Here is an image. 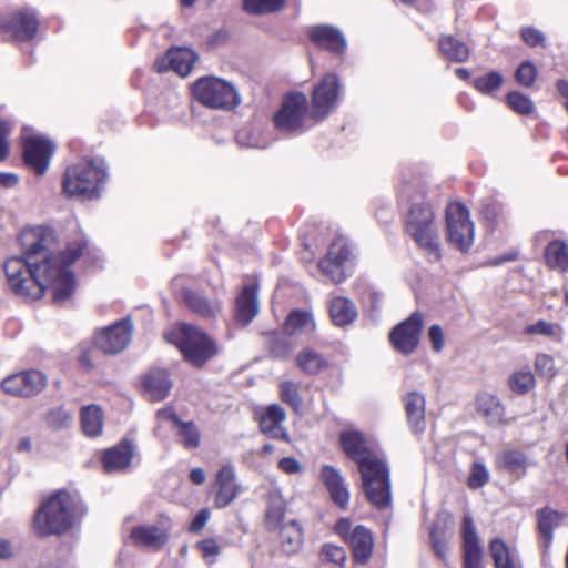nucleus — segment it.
Returning <instances> with one entry per match:
<instances>
[{"label":"nucleus","instance_id":"f8f14e48","mask_svg":"<svg viewBox=\"0 0 568 568\" xmlns=\"http://www.w3.org/2000/svg\"><path fill=\"white\" fill-rule=\"evenodd\" d=\"M45 385V375L37 369L9 375L1 384L6 394L17 397H32L41 393Z\"/></svg>","mask_w":568,"mask_h":568},{"label":"nucleus","instance_id":"4c0bfd02","mask_svg":"<svg viewBox=\"0 0 568 568\" xmlns=\"http://www.w3.org/2000/svg\"><path fill=\"white\" fill-rule=\"evenodd\" d=\"M565 516L556 510L545 508L538 513V529L544 538V546L548 548L552 540V530L564 521Z\"/></svg>","mask_w":568,"mask_h":568},{"label":"nucleus","instance_id":"a18cd8bd","mask_svg":"<svg viewBox=\"0 0 568 568\" xmlns=\"http://www.w3.org/2000/svg\"><path fill=\"white\" fill-rule=\"evenodd\" d=\"M45 423L52 429H64L71 425L72 414L63 407H55L45 414Z\"/></svg>","mask_w":568,"mask_h":568},{"label":"nucleus","instance_id":"e2e57ef3","mask_svg":"<svg viewBox=\"0 0 568 568\" xmlns=\"http://www.w3.org/2000/svg\"><path fill=\"white\" fill-rule=\"evenodd\" d=\"M210 519V511L206 508L201 509L190 525V531L197 532L203 529Z\"/></svg>","mask_w":568,"mask_h":568},{"label":"nucleus","instance_id":"0e129e2a","mask_svg":"<svg viewBox=\"0 0 568 568\" xmlns=\"http://www.w3.org/2000/svg\"><path fill=\"white\" fill-rule=\"evenodd\" d=\"M265 517L268 525L276 526L284 517V509L280 505L270 506Z\"/></svg>","mask_w":568,"mask_h":568},{"label":"nucleus","instance_id":"8fccbe9b","mask_svg":"<svg viewBox=\"0 0 568 568\" xmlns=\"http://www.w3.org/2000/svg\"><path fill=\"white\" fill-rule=\"evenodd\" d=\"M536 77L537 69L530 61H524L515 72L516 81L523 87H531Z\"/></svg>","mask_w":568,"mask_h":568},{"label":"nucleus","instance_id":"aec40b11","mask_svg":"<svg viewBox=\"0 0 568 568\" xmlns=\"http://www.w3.org/2000/svg\"><path fill=\"white\" fill-rule=\"evenodd\" d=\"M196 60L194 51L186 48L171 49L166 54L155 62L159 72L173 70L181 77H186Z\"/></svg>","mask_w":568,"mask_h":568},{"label":"nucleus","instance_id":"393cba45","mask_svg":"<svg viewBox=\"0 0 568 568\" xmlns=\"http://www.w3.org/2000/svg\"><path fill=\"white\" fill-rule=\"evenodd\" d=\"M407 420L415 433H423L426 428V400L422 393L409 392L403 398Z\"/></svg>","mask_w":568,"mask_h":568},{"label":"nucleus","instance_id":"7c9ffc66","mask_svg":"<svg viewBox=\"0 0 568 568\" xmlns=\"http://www.w3.org/2000/svg\"><path fill=\"white\" fill-rule=\"evenodd\" d=\"M316 328L313 315L310 312L295 310L292 311L283 326V331L290 336H311Z\"/></svg>","mask_w":568,"mask_h":568},{"label":"nucleus","instance_id":"72a5a7b5","mask_svg":"<svg viewBox=\"0 0 568 568\" xmlns=\"http://www.w3.org/2000/svg\"><path fill=\"white\" fill-rule=\"evenodd\" d=\"M438 47L442 55L452 62L463 63L470 54L468 45L453 36H442Z\"/></svg>","mask_w":568,"mask_h":568},{"label":"nucleus","instance_id":"4d7b16f0","mask_svg":"<svg viewBox=\"0 0 568 568\" xmlns=\"http://www.w3.org/2000/svg\"><path fill=\"white\" fill-rule=\"evenodd\" d=\"M520 34L523 40L530 47L542 44L545 41L544 33L532 27L523 28Z\"/></svg>","mask_w":568,"mask_h":568},{"label":"nucleus","instance_id":"bb28decb","mask_svg":"<svg viewBox=\"0 0 568 568\" xmlns=\"http://www.w3.org/2000/svg\"><path fill=\"white\" fill-rule=\"evenodd\" d=\"M132 457L133 446L122 442L103 453L102 465L106 473L122 471L130 466Z\"/></svg>","mask_w":568,"mask_h":568},{"label":"nucleus","instance_id":"6e6552de","mask_svg":"<svg viewBox=\"0 0 568 568\" xmlns=\"http://www.w3.org/2000/svg\"><path fill=\"white\" fill-rule=\"evenodd\" d=\"M307 97L302 92H293L285 97L282 106L274 115V122L281 131L295 133L308 128L306 125Z\"/></svg>","mask_w":568,"mask_h":568},{"label":"nucleus","instance_id":"6e6d98bb","mask_svg":"<svg viewBox=\"0 0 568 568\" xmlns=\"http://www.w3.org/2000/svg\"><path fill=\"white\" fill-rule=\"evenodd\" d=\"M489 479V473L483 464L475 463L468 477V486L470 488L483 487Z\"/></svg>","mask_w":568,"mask_h":568},{"label":"nucleus","instance_id":"5701e85b","mask_svg":"<svg viewBox=\"0 0 568 568\" xmlns=\"http://www.w3.org/2000/svg\"><path fill=\"white\" fill-rule=\"evenodd\" d=\"M286 414L280 405H271L260 419V429L271 438L290 440L287 432L282 426Z\"/></svg>","mask_w":568,"mask_h":568},{"label":"nucleus","instance_id":"f257e3e1","mask_svg":"<svg viewBox=\"0 0 568 568\" xmlns=\"http://www.w3.org/2000/svg\"><path fill=\"white\" fill-rule=\"evenodd\" d=\"M22 256H12L4 263V272L12 292L24 300H38L47 291L55 303H63L73 294L75 282L70 265L87 247L83 239L74 240L59 251L52 229L33 226L19 235Z\"/></svg>","mask_w":568,"mask_h":568},{"label":"nucleus","instance_id":"f704fd0d","mask_svg":"<svg viewBox=\"0 0 568 568\" xmlns=\"http://www.w3.org/2000/svg\"><path fill=\"white\" fill-rule=\"evenodd\" d=\"M489 552L495 568H520L516 552L503 539L494 538L489 544Z\"/></svg>","mask_w":568,"mask_h":568},{"label":"nucleus","instance_id":"4468645a","mask_svg":"<svg viewBox=\"0 0 568 568\" xmlns=\"http://www.w3.org/2000/svg\"><path fill=\"white\" fill-rule=\"evenodd\" d=\"M171 527L170 518L162 516L156 524L134 527L131 530L130 538L139 547L159 550L168 542Z\"/></svg>","mask_w":568,"mask_h":568},{"label":"nucleus","instance_id":"c03bdc74","mask_svg":"<svg viewBox=\"0 0 568 568\" xmlns=\"http://www.w3.org/2000/svg\"><path fill=\"white\" fill-rule=\"evenodd\" d=\"M285 0H244V9L253 14H265L280 10Z\"/></svg>","mask_w":568,"mask_h":568},{"label":"nucleus","instance_id":"79ce46f5","mask_svg":"<svg viewBox=\"0 0 568 568\" xmlns=\"http://www.w3.org/2000/svg\"><path fill=\"white\" fill-rule=\"evenodd\" d=\"M536 385L535 375L530 371H517L508 378V386L518 395L528 394Z\"/></svg>","mask_w":568,"mask_h":568},{"label":"nucleus","instance_id":"5fc2aeb1","mask_svg":"<svg viewBox=\"0 0 568 568\" xmlns=\"http://www.w3.org/2000/svg\"><path fill=\"white\" fill-rule=\"evenodd\" d=\"M560 331V326L547 321H538L525 328L529 335L555 336Z\"/></svg>","mask_w":568,"mask_h":568},{"label":"nucleus","instance_id":"a878e982","mask_svg":"<svg viewBox=\"0 0 568 568\" xmlns=\"http://www.w3.org/2000/svg\"><path fill=\"white\" fill-rule=\"evenodd\" d=\"M348 542L352 548L354 560L359 565L367 564L374 547L371 530L362 525L356 526L349 535Z\"/></svg>","mask_w":568,"mask_h":568},{"label":"nucleus","instance_id":"f03ea898","mask_svg":"<svg viewBox=\"0 0 568 568\" xmlns=\"http://www.w3.org/2000/svg\"><path fill=\"white\" fill-rule=\"evenodd\" d=\"M341 445L347 456L358 464L363 490L369 503L378 509L388 508L392 504V493L389 469L386 464L367 450L362 435L357 432L343 433Z\"/></svg>","mask_w":568,"mask_h":568},{"label":"nucleus","instance_id":"13d9d810","mask_svg":"<svg viewBox=\"0 0 568 568\" xmlns=\"http://www.w3.org/2000/svg\"><path fill=\"white\" fill-rule=\"evenodd\" d=\"M12 124L9 121H0V161H3L9 154L8 135Z\"/></svg>","mask_w":568,"mask_h":568},{"label":"nucleus","instance_id":"774afa93","mask_svg":"<svg viewBox=\"0 0 568 568\" xmlns=\"http://www.w3.org/2000/svg\"><path fill=\"white\" fill-rule=\"evenodd\" d=\"M352 523L349 519L343 518L339 519L336 524V532L343 537L344 539H349V530H351Z\"/></svg>","mask_w":568,"mask_h":568},{"label":"nucleus","instance_id":"412c9836","mask_svg":"<svg viewBox=\"0 0 568 568\" xmlns=\"http://www.w3.org/2000/svg\"><path fill=\"white\" fill-rule=\"evenodd\" d=\"M257 293V285H245L235 300L234 318L242 326L248 325L258 313Z\"/></svg>","mask_w":568,"mask_h":568},{"label":"nucleus","instance_id":"09e8293b","mask_svg":"<svg viewBox=\"0 0 568 568\" xmlns=\"http://www.w3.org/2000/svg\"><path fill=\"white\" fill-rule=\"evenodd\" d=\"M281 398L290 405L295 412L301 408V396L297 385L292 381H286L281 384Z\"/></svg>","mask_w":568,"mask_h":568},{"label":"nucleus","instance_id":"9d476101","mask_svg":"<svg viewBox=\"0 0 568 568\" xmlns=\"http://www.w3.org/2000/svg\"><path fill=\"white\" fill-rule=\"evenodd\" d=\"M339 79L334 73H327L312 94V109L310 116L315 122L322 121L336 106L339 94Z\"/></svg>","mask_w":568,"mask_h":568},{"label":"nucleus","instance_id":"49530a36","mask_svg":"<svg viewBox=\"0 0 568 568\" xmlns=\"http://www.w3.org/2000/svg\"><path fill=\"white\" fill-rule=\"evenodd\" d=\"M507 103L515 112L527 115L534 111V103L529 97L518 92L511 91L507 94Z\"/></svg>","mask_w":568,"mask_h":568},{"label":"nucleus","instance_id":"e433bc0d","mask_svg":"<svg viewBox=\"0 0 568 568\" xmlns=\"http://www.w3.org/2000/svg\"><path fill=\"white\" fill-rule=\"evenodd\" d=\"M81 427L83 433L90 437L101 435L103 428V414L99 406L89 405L81 409Z\"/></svg>","mask_w":568,"mask_h":568},{"label":"nucleus","instance_id":"bf43d9fd","mask_svg":"<svg viewBox=\"0 0 568 568\" xmlns=\"http://www.w3.org/2000/svg\"><path fill=\"white\" fill-rule=\"evenodd\" d=\"M427 336L432 343L433 349L439 353L445 344L443 328L438 324H434L429 327Z\"/></svg>","mask_w":568,"mask_h":568},{"label":"nucleus","instance_id":"a19ab883","mask_svg":"<svg viewBox=\"0 0 568 568\" xmlns=\"http://www.w3.org/2000/svg\"><path fill=\"white\" fill-rule=\"evenodd\" d=\"M178 439L185 449H196L201 444V433L193 422H183L178 425Z\"/></svg>","mask_w":568,"mask_h":568},{"label":"nucleus","instance_id":"dca6fc26","mask_svg":"<svg viewBox=\"0 0 568 568\" xmlns=\"http://www.w3.org/2000/svg\"><path fill=\"white\" fill-rule=\"evenodd\" d=\"M1 31L18 41L31 40L38 30V20L31 11H18L0 17Z\"/></svg>","mask_w":568,"mask_h":568},{"label":"nucleus","instance_id":"ddd939ff","mask_svg":"<svg viewBox=\"0 0 568 568\" xmlns=\"http://www.w3.org/2000/svg\"><path fill=\"white\" fill-rule=\"evenodd\" d=\"M132 331L133 325L130 320L119 321L95 335V346L104 354H119L128 347Z\"/></svg>","mask_w":568,"mask_h":568},{"label":"nucleus","instance_id":"c85d7f7f","mask_svg":"<svg viewBox=\"0 0 568 568\" xmlns=\"http://www.w3.org/2000/svg\"><path fill=\"white\" fill-rule=\"evenodd\" d=\"M496 466L516 478H521L527 474L529 460L523 452L510 449L497 455Z\"/></svg>","mask_w":568,"mask_h":568},{"label":"nucleus","instance_id":"20e7f679","mask_svg":"<svg viewBox=\"0 0 568 568\" xmlns=\"http://www.w3.org/2000/svg\"><path fill=\"white\" fill-rule=\"evenodd\" d=\"M406 231L430 261L438 262L442 258L435 214L428 203L412 204L406 216Z\"/></svg>","mask_w":568,"mask_h":568},{"label":"nucleus","instance_id":"3c124183","mask_svg":"<svg viewBox=\"0 0 568 568\" xmlns=\"http://www.w3.org/2000/svg\"><path fill=\"white\" fill-rule=\"evenodd\" d=\"M432 546L436 555L444 559L447 552V538L444 530L439 527V523L434 524L430 529Z\"/></svg>","mask_w":568,"mask_h":568},{"label":"nucleus","instance_id":"1a4fd4ad","mask_svg":"<svg viewBox=\"0 0 568 568\" xmlns=\"http://www.w3.org/2000/svg\"><path fill=\"white\" fill-rule=\"evenodd\" d=\"M447 240L460 251H467L474 241V224L468 210L462 203L446 207Z\"/></svg>","mask_w":568,"mask_h":568},{"label":"nucleus","instance_id":"2f4dec72","mask_svg":"<svg viewBox=\"0 0 568 568\" xmlns=\"http://www.w3.org/2000/svg\"><path fill=\"white\" fill-rule=\"evenodd\" d=\"M476 409L489 424H500L505 416V408L500 399L496 395L487 392L478 394Z\"/></svg>","mask_w":568,"mask_h":568},{"label":"nucleus","instance_id":"a211bd4d","mask_svg":"<svg viewBox=\"0 0 568 568\" xmlns=\"http://www.w3.org/2000/svg\"><path fill=\"white\" fill-rule=\"evenodd\" d=\"M216 495L214 504L217 508L229 506L240 494L241 487L236 481V471L232 463L224 464L216 473Z\"/></svg>","mask_w":568,"mask_h":568},{"label":"nucleus","instance_id":"69168bd1","mask_svg":"<svg viewBox=\"0 0 568 568\" xmlns=\"http://www.w3.org/2000/svg\"><path fill=\"white\" fill-rule=\"evenodd\" d=\"M156 418L160 422L172 420L176 426L181 423V419L176 416L172 407H164L156 412Z\"/></svg>","mask_w":568,"mask_h":568},{"label":"nucleus","instance_id":"39448f33","mask_svg":"<svg viewBox=\"0 0 568 568\" xmlns=\"http://www.w3.org/2000/svg\"><path fill=\"white\" fill-rule=\"evenodd\" d=\"M106 176L105 171L92 160H81L67 168L62 187L68 196L95 199L99 196V185Z\"/></svg>","mask_w":568,"mask_h":568},{"label":"nucleus","instance_id":"c9c22d12","mask_svg":"<svg viewBox=\"0 0 568 568\" xmlns=\"http://www.w3.org/2000/svg\"><path fill=\"white\" fill-rule=\"evenodd\" d=\"M296 365L306 374L315 375L328 366L327 359L311 347H305L296 355Z\"/></svg>","mask_w":568,"mask_h":568},{"label":"nucleus","instance_id":"7ed1b4c3","mask_svg":"<svg viewBox=\"0 0 568 568\" xmlns=\"http://www.w3.org/2000/svg\"><path fill=\"white\" fill-rule=\"evenodd\" d=\"M77 517V500L67 491H58L38 508L33 518L34 531L41 537L62 535L74 526Z\"/></svg>","mask_w":568,"mask_h":568},{"label":"nucleus","instance_id":"473e14b6","mask_svg":"<svg viewBox=\"0 0 568 568\" xmlns=\"http://www.w3.org/2000/svg\"><path fill=\"white\" fill-rule=\"evenodd\" d=\"M329 314L335 325L345 326L355 321L357 310L351 300L337 296L331 300Z\"/></svg>","mask_w":568,"mask_h":568},{"label":"nucleus","instance_id":"58836bf2","mask_svg":"<svg viewBox=\"0 0 568 568\" xmlns=\"http://www.w3.org/2000/svg\"><path fill=\"white\" fill-rule=\"evenodd\" d=\"M280 538L284 552L288 555L296 554L303 545L302 528L295 521L285 524L281 528Z\"/></svg>","mask_w":568,"mask_h":568},{"label":"nucleus","instance_id":"f3484780","mask_svg":"<svg viewBox=\"0 0 568 568\" xmlns=\"http://www.w3.org/2000/svg\"><path fill=\"white\" fill-rule=\"evenodd\" d=\"M53 150L54 145L48 139L42 136L26 138L23 141L24 162L38 175H42L48 170Z\"/></svg>","mask_w":568,"mask_h":568},{"label":"nucleus","instance_id":"cd10ccee","mask_svg":"<svg viewBox=\"0 0 568 568\" xmlns=\"http://www.w3.org/2000/svg\"><path fill=\"white\" fill-rule=\"evenodd\" d=\"M144 389L151 400L158 402L164 399L171 388L172 381L165 369L153 368L143 378Z\"/></svg>","mask_w":568,"mask_h":568},{"label":"nucleus","instance_id":"37998d69","mask_svg":"<svg viewBox=\"0 0 568 568\" xmlns=\"http://www.w3.org/2000/svg\"><path fill=\"white\" fill-rule=\"evenodd\" d=\"M504 83V77L497 72L491 71L474 80V87L483 94L491 95Z\"/></svg>","mask_w":568,"mask_h":568},{"label":"nucleus","instance_id":"603ef678","mask_svg":"<svg viewBox=\"0 0 568 568\" xmlns=\"http://www.w3.org/2000/svg\"><path fill=\"white\" fill-rule=\"evenodd\" d=\"M321 556L323 560L342 566L346 560V551L343 547L326 544L323 546Z\"/></svg>","mask_w":568,"mask_h":568},{"label":"nucleus","instance_id":"6ab92c4d","mask_svg":"<svg viewBox=\"0 0 568 568\" xmlns=\"http://www.w3.org/2000/svg\"><path fill=\"white\" fill-rule=\"evenodd\" d=\"M464 568H481L483 549L474 521L466 515L462 524Z\"/></svg>","mask_w":568,"mask_h":568},{"label":"nucleus","instance_id":"0eeeda50","mask_svg":"<svg viewBox=\"0 0 568 568\" xmlns=\"http://www.w3.org/2000/svg\"><path fill=\"white\" fill-rule=\"evenodd\" d=\"M194 98L204 106L215 110H231L240 103L235 87L217 77H202L192 85Z\"/></svg>","mask_w":568,"mask_h":568},{"label":"nucleus","instance_id":"4be33fe9","mask_svg":"<svg viewBox=\"0 0 568 568\" xmlns=\"http://www.w3.org/2000/svg\"><path fill=\"white\" fill-rule=\"evenodd\" d=\"M311 40L320 48L342 54L346 49V40L343 33L332 26H315L310 30Z\"/></svg>","mask_w":568,"mask_h":568},{"label":"nucleus","instance_id":"052dcab7","mask_svg":"<svg viewBox=\"0 0 568 568\" xmlns=\"http://www.w3.org/2000/svg\"><path fill=\"white\" fill-rule=\"evenodd\" d=\"M277 467L281 471L287 475L301 474L303 471L301 463L294 457H284L280 459Z\"/></svg>","mask_w":568,"mask_h":568},{"label":"nucleus","instance_id":"ea45409f","mask_svg":"<svg viewBox=\"0 0 568 568\" xmlns=\"http://www.w3.org/2000/svg\"><path fill=\"white\" fill-rule=\"evenodd\" d=\"M545 258L551 268L568 272V243L559 240L550 242L546 247Z\"/></svg>","mask_w":568,"mask_h":568},{"label":"nucleus","instance_id":"423d86ee","mask_svg":"<svg viewBox=\"0 0 568 568\" xmlns=\"http://www.w3.org/2000/svg\"><path fill=\"white\" fill-rule=\"evenodd\" d=\"M165 338L176 345L184 358L195 366L203 365L217 353L215 343L192 325L182 324L176 331L169 332Z\"/></svg>","mask_w":568,"mask_h":568},{"label":"nucleus","instance_id":"b1692460","mask_svg":"<svg viewBox=\"0 0 568 568\" xmlns=\"http://www.w3.org/2000/svg\"><path fill=\"white\" fill-rule=\"evenodd\" d=\"M321 479L329 491L333 501L341 508H345L349 500V494L338 470L329 465H324L321 469Z\"/></svg>","mask_w":568,"mask_h":568},{"label":"nucleus","instance_id":"c756f323","mask_svg":"<svg viewBox=\"0 0 568 568\" xmlns=\"http://www.w3.org/2000/svg\"><path fill=\"white\" fill-rule=\"evenodd\" d=\"M182 295L186 306L203 318H213L221 312V304L215 300L190 290H184Z\"/></svg>","mask_w":568,"mask_h":568},{"label":"nucleus","instance_id":"864d4df0","mask_svg":"<svg viewBox=\"0 0 568 568\" xmlns=\"http://www.w3.org/2000/svg\"><path fill=\"white\" fill-rule=\"evenodd\" d=\"M535 368L544 377L550 379L556 374L554 358L547 354H538L535 358Z\"/></svg>","mask_w":568,"mask_h":568},{"label":"nucleus","instance_id":"de8ad7c7","mask_svg":"<svg viewBox=\"0 0 568 568\" xmlns=\"http://www.w3.org/2000/svg\"><path fill=\"white\" fill-rule=\"evenodd\" d=\"M481 214L484 219L490 222L493 225H497L506 219L505 206L500 202L493 199L488 200L483 205Z\"/></svg>","mask_w":568,"mask_h":568},{"label":"nucleus","instance_id":"680f3d73","mask_svg":"<svg viewBox=\"0 0 568 568\" xmlns=\"http://www.w3.org/2000/svg\"><path fill=\"white\" fill-rule=\"evenodd\" d=\"M199 548L203 554V557L209 561H213L220 554V546L214 539H205L199 542Z\"/></svg>","mask_w":568,"mask_h":568},{"label":"nucleus","instance_id":"2eb2a0df","mask_svg":"<svg viewBox=\"0 0 568 568\" xmlns=\"http://www.w3.org/2000/svg\"><path fill=\"white\" fill-rule=\"evenodd\" d=\"M352 255L347 241L337 237L328 247L326 256L320 262V268L333 283L338 284L346 278L344 264Z\"/></svg>","mask_w":568,"mask_h":568},{"label":"nucleus","instance_id":"338daca9","mask_svg":"<svg viewBox=\"0 0 568 568\" xmlns=\"http://www.w3.org/2000/svg\"><path fill=\"white\" fill-rule=\"evenodd\" d=\"M14 554L12 542L8 539L0 538V561L10 559Z\"/></svg>","mask_w":568,"mask_h":568},{"label":"nucleus","instance_id":"9b49d317","mask_svg":"<svg viewBox=\"0 0 568 568\" xmlns=\"http://www.w3.org/2000/svg\"><path fill=\"white\" fill-rule=\"evenodd\" d=\"M423 323V315L415 312L406 321L396 325L389 334L393 347L403 355L414 353L419 343Z\"/></svg>","mask_w":568,"mask_h":568}]
</instances>
